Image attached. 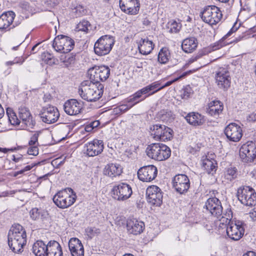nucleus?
<instances>
[{
  "label": "nucleus",
  "mask_w": 256,
  "mask_h": 256,
  "mask_svg": "<svg viewBox=\"0 0 256 256\" xmlns=\"http://www.w3.org/2000/svg\"><path fill=\"white\" fill-rule=\"evenodd\" d=\"M238 200L244 205L252 206L256 204V192L255 190L248 186L239 188L237 192Z\"/></svg>",
  "instance_id": "nucleus-6"
},
{
  "label": "nucleus",
  "mask_w": 256,
  "mask_h": 256,
  "mask_svg": "<svg viewBox=\"0 0 256 256\" xmlns=\"http://www.w3.org/2000/svg\"><path fill=\"white\" fill-rule=\"evenodd\" d=\"M26 242V234L24 228L19 224H14L8 234V244L15 253L22 252Z\"/></svg>",
  "instance_id": "nucleus-1"
},
{
  "label": "nucleus",
  "mask_w": 256,
  "mask_h": 256,
  "mask_svg": "<svg viewBox=\"0 0 256 256\" xmlns=\"http://www.w3.org/2000/svg\"><path fill=\"white\" fill-rule=\"evenodd\" d=\"M104 148L102 140L94 139L84 146V153L88 156H94L100 154Z\"/></svg>",
  "instance_id": "nucleus-18"
},
{
  "label": "nucleus",
  "mask_w": 256,
  "mask_h": 256,
  "mask_svg": "<svg viewBox=\"0 0 256 256\" xmlns=\"http://www.w3.org/2000/svg\"><path fill=\"white\" fill-rule=\"evenodd\" d=\"M236 30V28H234V26L232 28L230 31L224 36L220 40L214 44V46H213V50H216L224 46L230 44L234 42L236 43L241 40L244 38V36H239L232 40L226 41V39L230 36Z\"/></svg>",
  "instance_id": "nucleus-27"
},
{
  "label": "nucleus",
  "mask_w": 256,
  "mask_h": 256,
  "mask_svg": "<svg viewBox=\"0 0 256 256\" xmlns=\"http://www.w3.org/2000/svg\"><path fill=\"white\" fill-rule=\"evenodd\" d=\"M170 58V52L169 49L166 47L162 48L158 54V61L162 64H166Z\"/></svg>",
  "instance_id": "nucleus-38"
},
{
  "label": "nucleus",
  "mask_w": 256,
  "mask_h": 256,
  "mask_svg": "<svg viewBox=\"0 0 256 256\" xmlns=\"http://www.w3.org/2000/svg\"><path fill=\"white\" fill-rule=\"evenodd\" d=\"M18 114L20 120L21 127L23 129L32 128L36 122L29 110L24 106H21L18 108Z\"/></svg>",
  "instance_id": "nucleus-22"
},
{
  "label": "nucleus",
  "mask_w": 256,
  "mask_h": 256,
  "mask_svg": "<svg viewBox=\"0 0 256 256\" xmlns=\"http://www.w3.org/2000/svg\"><path fill=\"white\" fill-rule=\"evenodd\" d=\"M12 157V160L15 162H18L22 158V156L21 155H13Z\"/></svg>",
  "instance_id": "nucleus-59"
},
{
  "label": "nucleus",
  "mask_w": 256,
  "mask_h": 256,
  "mask_svg": "<svg viewBox=\"0 0 256 256\" xmlns=\"http://www.w3.org/2000/svg\"><path fill=\"white\" fill-rule=\"evenodd\" d=\"M238 175L237 169L235 167H230L228 168L224 172V178L228 181H232L234 180Z\"/></svg>",
  "instance_id": "nucleus-41"
},
{
  "label": "nucleus",
  "mask_w": 256,
  "mask_h": 256,
  "mask_svg": "<svg viewBox=\"0 0 256 256\" xmlns=\"http://www.w3.org/2000/svg\"><path fill=\"white\" fill-rule=\"evenodd\" d=\"M82 108V102L76 99L66 100L64 105V109L66 114L70 116L76 115L80 112Z\"/></svg>",
  "instance_id": "nucleus-24"
},
{
  "label": "nucleus",
  "mask_w": 256,
  "mask_h": 256,
  "mask_svg": "<svg viewBox=\"0 0 256 256\" xmlns=\"http://www.w3.org/2000/svg\"><path fill=\"white\" fill-rule=\"evenodd\" d=\"M76 194L71 188L58 191L53 197V202L60 208H66L72 206L76 200Z\"/></svg>",
  "instance_id": "nucleus-3"
},
{
  "label": "nucleus",
  "mask_w": 256,
  "mask_h": 256,
  "mask_svg": "<svg viewBox=\"0 0 256 256\" xmlns=\"http://www.w3.org/2000/svg\"><path fill=\"white\" fill-rule=\"evenodd\" d=\"M206 209L210 214L217 218H223L222 207L220 201L216 198H209L206 202Z\"/></svg>",
  "instance_id": "nucleus-19"
},
{
  "label": "nucleus",
  "mask_w": 256,
  "mask_h": 256,
  "mask_svg": "<svg viewBox=\"0 0 256 256\" xmlns=\"http://www.w3.org/2000/svg\"><path fill=\"white\" fill-rule=\"evenodd\" d=\"M120 6L125 13L134 15L139 11L140 3L138 0H120Z\"/></svg>",
  "instance_id": "nucleus-23"
},
{
  "label": "nucleus",
  "mask_w": 256,
  "mask_h": 256,
  "mask_svg": "<svg viewBox=\"0 0 256 256\" xmlns=\"http://www.w3.org/2000/svg\"><path fill=\"white\" fill-rule=\"evenodd\" d=\"M224 134L229 140L238 142L242 136V130L238 124L232 122L225 128Z\"/></svg>",
  "instance_id": "nucleus-20"
},
{
  "label": "nucleus",
  "mask_w": 256,
  "mask_h": 256,
  "mask_svg": "<svg viewBox=\"0 0 256 256\" xmlns=\"http://www.w3.org/2000/svg\"><path fill=\"white\" fill-rule=\"evenodd\" d=\"M122 104H120L119 106H117L114 109V112L117 114L124 112L130 108H129V106L127 103H124V100L122 101Z\"/></svg>",
  "instance_id": "nucleus-47"
},
{
  "label": "nucleus",
  "mask_w": 256,
  "mask_h": 256,
  "mask_svg": "<svg viewBox=\"0 0 256 256\" xmlns=\"http://www.w3.org/2000/svg\"><path fill=\"white\" fill-rule=\"evenodd\" d=\"M32 168V166H26L22 170L24 172L30 170Z\"/></svg>",
  "instance_id": "nucleus-64"
},
{
  "label": "nucleus",
  "mask_w": 256,
  "mask_h": 256,
  "mask_svg": "<svg viewBox=\"0 0 256 256\" xmlns=\"http://www.w3.org/2000/svg\"><path fill=\"white\" fill-rule=\"evenodd\" d=\"M75 12L78 16H81L84 14L86 13V9L82 6H78L74 8Z\"/></svg>",
  "instance_id": "nucleus-52"
},
{
  "label": "nucleus",
  "mask_w": 256,
  "mask_h": 256,
  "mask_svg": "<svg viewBox=\"0 0 256 256\" xmlns=\"http://www.w3.org/2000/svg\"><path fill=\"white\" fill-rule=\"evenodd\" d=\"M160 85L159 81L154 82L138 90L140 97L144 100L148 96L154 94L158 91V87Z\"/></svg>",
  "instance_id": "nucleus-29"
},
{
  "label": "nucleus",
  "mask_w": 256,
  "mask_h": 256,
  "mask_svg": "<svg viewBox=\"0 0 256 256\" xmlns=\"http://www.w3.org/2000/svg\"><path fill=\"white\" fill-rule=\"evenodd\" d=\"M244 223L240 220L230 222L226 226V234L228 238L234 240H240L244 232Z\"/></svg>",
  "instance_id": "nucleus-13"
},
{
  "label": "nucleus",
  "mask_w": 256,
  "mask_h": 256,
  "mask_svg": "<svg viewBox=\"0 0 256 256\" xmlns=\"http://www.w3.org/2000/svg\"><path fill=\"white\" fill-rule=\"evenodd\" d=\"M166 27L169 32L176 33L180 29L181 25L174 20H170L168 22Z\"/></svg>",
  "instance_id": "nucleus-43"
},
{
  "label": "nucleus",
  "mask_w": 256,
  "mask_h": 256,
  "mask_svg": "<svg viewBox=\"0 0 256 256\" xmlns=\"http://www.w3.org/2000/svg\"><path fill=\"white\" fill-rule=\"evenodd\" d=\"M151 135L156 140L166 141L172 138V130L163 124H154L150 128Z\"/></svg>",
  "instance_id": "nucleus-9"
},
{
  "label": "nucleus",
  "mask_w": 256,
  "mask_h": 256,
  "mask_svg": "<svg viewBox=\"0 0 256 256\" xmlns=\"http://www.w3.org/2000/svg\"><path fill=\"white\" fill-rule=\"evenodd\" d=\"M215 79L220 88L226 90L230 88L231 78L230 72L226 68H219L216 72Z\"/></svg>",
  "instance_id": "nucleus-15"
},
{
  "label": "nucleus",
  "mask_w": 256,
  "mask_h": 256,
  "mask_svg": "<svg viewBox=\"0 0 256 256\" xmlns=\"http://www.w3.org/2000/svg\"><path fill=\"white\" fill-rule=\"evenodd\" d=\"M148 202L152 205L160 206L162 202V194L161 190L156 186H149L146 191Z\"/></svg>",
  "instance_id": "nucleus-17"
},
{
  "label": "nucleus",
  "mask_w": 256,
  "mask_h": 256,
  "mask_svg": "<svg viewBox=\"0 0 256 256\" xmlns=\"http://www.w3.org/2000/svg\"><path fill=\"white\" fill-rule=\"evenodd\" d=\"M198 46L197 40L194 37H190L183 40L182 44V50L186 53H190L194 51Z\"/></svg>",
  "instance_id": "nucleus-34"
},
{
  "label": "nucleus",
  "mask_w": 256,
  "mask_h": 256,
  "mask_svg": "<svg viewBox=\"0 0 256 256\" xmlns=\"http://www.w3.org/2000/svg\"><path fill=\"white\" fill-rule=\"evenodd\" d=\"M68 248L72 256H84V248L80 240L76 238L70 239Z\"/></svg>",
  "instance_id": "nucleus-26"
},
{
  "label": "nucleus",
  "mask_w": 256,
  "mask_h": 256,
  "mask_svg": "<svg viewBox=\"0 0 256 256\" xmlns=\"http://www.w3.org/2000/svg\"><path fill=\"white\" fill-rule=\"evenodd\" d=\"M126 228L128 234L138 235L143 232L145 224L143 222L136 218H128L126 222Z\"/></svg>",
  "instance_id": "nucleus-25"
},
{
  "label": "nucleus",
  "mask_w": 256,
  "mask_h": 256,
  "mask_svg": "<svg viewBox=\"0 0 256 256\" xmlns=\"http://www.w3.org/2000/svg\"><path fill=\"white\" fill-rule=\"evenodd\" d=\"M142 24L144 25L148 26L150 24V22L147 18H146L144 20Z\"/></svg>",
  "instance_id": "nucleus-61"
},
{
  "label": "nucleus",
  "mask_w": 256,
  "mask_h": 256,
  "mask_svg": "<svg viewBox=\"0 0 256 256\" xmlns=\"http://www.w3.org/2000/svg\"><path fill=\"white\" fill-rule=\"evenodd\" d=\"M248 214L252 220L256 221V207L254 208Z\"/></svg>",
  "instance_id": "nucleus-54"
},
{
  "label": "nucleus",
  "mask_w": 256,
  "mask_h": 256,
  "mask_svg": "<svg viewBox=\"0 0 256 256\" xmlns=\"http://www.w3.org/2000/svg\"><path fill=\"white\" fill-rule=\"evenodd\" d=\"M185 118L188 122L194 126L202 125L205 122L203 116L194 112H190L188 114Z\"/></svg>",
  "instance_id": "nucleus-33"
},
{
  "label": "nucleus",
  "mask_w": 256,
  "mask_h": 256,
  "mask_svg": "<svg viewBox=\"0 0 256 256\" xmlns=\"http://www.w3.org/2000/svg\"><path fill=\"white\" fill-rule=\"evenodd\" d=\"M157 174V168L153 165H149L140 168L138 172V176L142 182H149L156 178Z\"/></svg>",
  "instance_id": "nucleus-21"
},
{
  "label": "nucleus",
  "mask_w": 256,
  "mask_h": 256,
  "mask_svg": "<svg viewBox=\"0 0 256 256\" xmlns=\"http://www.w3.org/2000/svg\"><path fill=\"white\" fill-rule=\"evenodd\" d=\"M40 134V132H36L30 137V139L28 142L30 146H37L38 143V138Z\"/></svg>",
  "instance_id": "nucleus-48"
},
{
  "label": "nucleus",
  "mask_w": 256,
  "mask_h": 256,
  "mask_svg": "<svg viewBox=\"0 0 256 256\" xmlns=\"http://www.w3.org/2000/svg\"><path fill=\"white\" fill-rule=\"evenodd\" d=\"M48 248V244H46L42 240H38L33 244L32 251L36 256H46Z\"/></svg>",
  "instance_id": "nucleus-36"
},
{
  "label": "nucleus",
  "mask_w": 256,
  "mask_h": 256,
  "mask_svg": "<svg viewBox=\"0 0 256 256\" xmlns=\"http://www.w3.org/2000/svg\"><path fill=\"white\" fill-rule=\"evenodd\" d=\"M112 192V198L118 201H124L128 200L132 194L131 186L125 182L115 184Z\"/></svg>",
  "instance_id": "nucleus-11"
},
{
  "label": "nucleus",
  "mask_w": 256,
  "mask_h": 256,
  "mask_svg": "<svg viewBox=\"0 0 256 256\" xmlns=\"http://www.w3.org/2000/svg\"><path fill=\"white\" fill-rule=\"evenodd\" d=\"M4 110L0 104V119L4 116Z\"/></svg>",
  "instance_id": "nucleus-62"
},
{
  "label": "nucleus",
  "mask_w": 256,
  "mask_h": 256,
  "mask_svg": "<svg viewBox=\"0 0 256 256\" xmlns=\"http://www.w3.org/2000/svg\"><path fill=\"white\" fill-rule=\"evenodd\" d=\"M144 100L142 98L138 92L124 100V103H127L130 108L134 105Z\"/></svg>",
  "instance_id": "nucleus-39"
},
{
  "label": "nucleus",
  "mask_w": 256,
  "mask_h": 256,
  "mask_svg": "<svg viewBox=\"0 0 256 256\" xmlns=\"http://www.w3.org/2000/svg\"><path fill=\"white\" fill-rule=\"evenodd\" d=\"M15 16L12 11L8 12L0 16V30H9L14 27L12 22Z\"/></svg>",
  "instance_id": "nucleus-28"
},
{
  "label": "nucleus",
  "mask_w": 256,
  "mask_h": 256,
  "mask_svg": "<svg viewBox=\"0 0 256 256\" xmlns=\"http://www.w3.org/2000/svg\"><path fill=\"white\" fill-rule=\"evenodd\" d=\"M217 163L214 158H208L207 157L203 160L202 166L206 172L210 174H213L216 170Z\"/></svg>",
  "instance_id": "nucleus-37"
},
{
  "label": "nucleus",
  "mask_w": 256,
  "mask_h": 256,
  "mask_svg": "<svg viewBox=\"0 0 256 256\" xmlns=\"http://www.w3.org/2000/svg\"><path fill=\"white\" fill-rule=\"evenodd\" d=\"M90 28L91 25L90 22L86 20H82L77 24L76 28L78 31L88 32Z\"/></svg>",
  "instance_id": "nucleus-44"
},
{
  "label": "nucleus",
  "mask_w": 256,
  "mask_h": 256,
  "mask_svg": "<svg viewBox=\"0 0 256 256\" xmlns=\"http://www.w3.org/2000/svg\"><path fill=\"white\" fill-rule=\"evenodd\" d=\"M100 124V122L98 120L93 121L86 126L85 130L87 132H90L94 128H97Z\"/></svg>",
  "instance_id": "nucleus-50"
},
{
  "label": "nucleus",
  "mask_w": 256,
  "mask_h": 256,
  "mask_svg": "<svg viewBox=\"0 0 256 256\" xmlns=\"http://www.w3.org/2000/svg\"><path fill=\"white\" fill-rule=\"evenodd\" d=\"M154 44L151 40L148 38L142 39L140 42L138 48L140 52L144 55H148L150 54L154 48Z\"/></svg>",
  "instance_id": "nucleus-35"
},
{
  "label": "nucleus",
  "mask_w": 256,
  "mask_h": 256,
  "mask_svg": "<svg viewBox=\"0 0 256 256\" xmlns=\"http://www.w3.org/2000/svg\"><path fill=\"white\" fill-rule=\"evenodd\" d=\"M192 94V88L188 86L182 90V98L183 99H188L190 98V96Z\"/></svg>",
  "instance_id": "nucleus-49"
},
{
  "label": "nucleus",
  "mask_w": 256,
  "mask_h": 256,
  "mask_svg": "<svg viewBox=\"0 0 256 256\" xmlns=\"http://www.w3.org/2000/svg\"><path fill=\"white\" fill-rule=\"evenodd\" d=\"M224 105L220 100H213L208 104V113L214 117L218 116L222 112Z\"/></svg>",
  "instance_id": "nucleus-31"
},
{
  "label": "nucleus",
  "mask_w": 256,
  "mask_h": 256,
  "mask_svg": "<svg viewBox=\"0 0 256 256\" xmlns=\"http://www.w3.org/2000/svg\"><path fill=\"white\" fill-rule=\"evenodd\" d=\"M24 172L23 170H22L20 171H18V172H15L14 174V176H17L18 174H22L23 173H24Z\"/></svg>",
  "instance_id": "nucleus-63"
},
{
  "label": "nucleus",
  "mask_w": 256,
  "mask_h": 256,
  "mask_svg": "<svg viewBox=\"0 0 256 256\" xmlns=\"http://www.w3.org/2000/svg\"><path fill=\"white\" fill-rule=\"evenodd\" d=\"M186 73H184V74H182V75H181L179 77H178L177 78H176L172 80H170V81H168V82H166L164 86H158V91L161 90H162V88H164L165 87L168 86H170L173 82L177 81L180 78L184 77V76H185L186 75Z\"/></svg>",
  "instance_id": "nucleus-51"
},
{
  "label": "nucleus",
  "mask_w": 256,
  "mask_h": 256,
  "mask_svg": "<svg viewBox=\"0 0 256 256\" xmlns=\"http://www.w3.org/2000/svg\"><path fill=\"white\" fill-rule=\"evenodd\" d=\"M100 232V231L99 228L94 227H88L86 229V234L90 238H92L96 235L99 234Z\"/></svg>",
  "instance_id": "nucleus-46"
},
{
  "label": "nucleus",
  "mask_w": 256,
  "mask_h": 256,
  "mask_svg": "<svg viewBox=\"0 0 256 256\" xmlns=\"http://www.w3.org/2000/svg\"><path fill=\"white\" fill-rule=\"evenodd\" d=\"M42 58L44 62L50 66L56 64L58 62V60L48 52H44Z\"/></svg>",
  "instance_id": "nucleus-42"
},
{
  "label": "nucleus",
  "mask_w": 256,
  "mask_h": 256,
  "mask_svg": "<svg viewBox=\"0 0 256 256\" xmlns=\"http://www.w3.org/2000/svg\"><path fill=\"white\" fill-rule=\"evenodd\" d=\"M201 56L200 54H196V56H192L189 60V62L192 63L196 60H197L198 58H200Z\"/></svg>",
  "instance_id": "nucleus-58"
},
{
  "label": "nucleus",
  "mask_w": 256,
  "mask_h": 256,
  "mask_svg": "<svg viewBox=\"0 0 256 256\" xmlns=\"http://www.w3.org/2000/svg\"><path fill=\"white\" fill-rule=\"evenodd\" d=\"M172 187L180 194L186 193L190 187L188 178L184 174L176 175L172 179Z\"/></svg>",
  "instance_id": "nucleus-16"
},
{
  "label": "nucleus",
  "mask_w": 256,
  "mask_h": 256,
  "mask_svg": "<svg viewBox=\"0 0 256 256\" xmlns=\"http://www.w3.org/2000/svg\"><path fill=\"white\" fill-rule=\"evenodd\" d=\"M122 172V167L118 164H108L105 166L104 170V174L112 178L120 176Z\"/></svg>",
  "instance_id": "nucleus-30"
},
{
  "label": "nucleus",
  "mask_w": 256,
  "mask_h": 256,
  "mask_svg": "<svg viewBox=\"0 0 256 256\" xmlns=\"http://www.w3.org/2000/svg\"><path fill=\"white\" fill-rule=\"evenodd\" d=\"M43 210H42L36 208H33L30 212V218L33 220H37L40 218V215L42 216H43Z\"/></svg>",
  "instance_id": "nucleus-45"
},
{
  "label": "nucleus",
  "mask_w": 256,
  "mask_h": 256,
  "mask_svg": "<svg viewBox=\"0 0 256 256\" xmlns=\"http://www.w3.org/2000/svg\"><path fill=\"white\" fill-rule=\"evenodd\" d=\"M240 157L244 163H250L256 158V143L248 141L243 144L240 150Z\"/></svg>",
  "instance_id": "nucleus-10"
},
{
  "label": "nucleus",
  "mask_w": 256,
  "mask_h": 256,
  "mask_svg": "<svg viewBox=\"0 0 256 256\" xmlns=\"http://www.w3.org/2000/svg\"><path fill=\"white\" fill-rule=\"evenodd\" d=\"M248 120L250 122H254L256 120V114H251L247 118Z\"/></svg>",
  "instance_id": "nucleus-57"
},
{
  "label": "nucleus",
  "mask_w": 256,
  "mask_h": 256,
  "mask_svg": "<svg viewBox=\"0 0 256 256\" xmlns=\"http://www.w3.org/2000/svg\"><path fill=\"white\" fill-rule=\"evenodd\" d=\"M136 64V67L138 68H142L144 67H145L147 66L148 62L144 60V61L140 62H137Z\"/></svg>",
  "instance_id": "nucleus-56"
},
{
  "label": "nucleus",
  "mask_w": 256,
  "mask_h": 256,
  "mask_svg": "<svg viewBox=\"0 0 256 256\" xmlns=\"http://www.w3.org/2000/svg\"><path fill=\"white\" fill-rule=\"evenodd\" d=\"M243 256H256V253L252 251H249L244 254Z\"/></svg>",
  "instance_id": "nucleus-60"
},
{
  "label": "nucleus",
  "mask_w": 256,
  "mask_h": 256,
  "mask_svg": "<svg viewBox=\"0 0 256 256\" xmlns=\"http://www.w3.org/2000/svg\"><path fill=\"white\" fill-rule=\"evenodd\" d=\"M104 86H98L91 80L82 82L78 90L80 96L88 102H96L100 99L103 94Z\"/></svg>",
  "instance_id": "nucleus-2"
},
{
  "label": "nucleus",
  "mask_w": 256,
  "mask_h": 256,
  "mask_svg": "<svg viewBox=\"0 0 256 256\" xmlns=\"http://www.w3.org/2000/svg\"><path fill=\"white\" fill-rule=\"evenodd\" d=\"M74 44V42L70 38L64 35H59L54 39L52 47L56 52L65 54L72 50Z\"/></svg>",
  "instance_id": "nucleus-8"
},
{
  "label": "nucleus",
  "mask_w": 256,
  "mask_h": 256,
  "mask_svg": "<svg viewBox=\"0 0 256 256\" xmlns=\"http://www.w3.org/2000/svg\"><path fill=\"white\" fill-rule=\"evenodd\" d=\"M114 42V38L112 36L110 35L102 36L94 44L95 54L100 56L108 54L111 51Z\"/></svg>",
  "instance_id": "nucleus-5"
},
{
  "label": "nucleus",
  "mask_w": 256,
  "mask_h": 256,
  "mask_svg": "<svg viewBox=\"0 0 256 256\" xmlns=\"http://www.w3.org/2000/svg\"><path fill=\"white\" fill-rule=\"evenodd\" d=\"M46 256H62V251L60 244L56 240L48 242V248Z\"/></svg>",
  "instance_id": "nucleus-32"
},
{
  "label": "nucleus",
  "mask_w": 256,
  "mask_h": 256,
  "mask_svg": "<svg viewBox=\"0 0 256 256\" xmlns=\"http://www.w3.org/2000/svg\"><path fill=\"white\" fill-rule=\"evenodd\" d=\"M146 152L148 156L158 161L167 160L171 154V150L166 144L160 143H154L149 145Z\"/></svg>",
  "instance_id": "nucleus-4"
},
{
  "label": "nucleus",
  "mask_w": 256,
  "mask_h": 256,
  "mask_svg": "<svg viewBox=\"0 0 256 256\" xmlns=\"http://www.w3.org/2000/svg\"><path fill=\"white\" fill-rule=\"evenodd\" d=\"M6 112L8 120L12 125H20V120L18 118L16 113L12 108H6Z\"/></svg>",
  "instance_id": "nucleus-40"
},
{
  "label": "nucleus",
  "mask_w": 256,
  "mask_h": 256,
  "mask_svg": "<svg viewBox=\"0 0 256 256\" xmlns=\"http://www.w3.org/2000/svg\"><path fill=\"white\" fill-rule=\"evenodd\" d=\"M40 116L44 122L51 124L58 121L60 117V113L56 107L48 106L42 108Z\"/></svg>",
  "instance_id": "nucleus-14"
},
{
  "label": "nucleus",
  "mask_w": 256,
  "mask_h": 256,
  "mask_svg": "<svg viewBox=\"0 0 256 256\" xmlns=\"http://www.w3.org/2000/svg\"><path fill=\"white\" fill-rule=\"evenodd\" d=\"M90 80L99 84L100 82H104L109 77L110 68L106 66H95L88 71Z\"/></svg>",
  "instance_id": "nucleus-12"
},
{
  "label": "nucleus",
  "mask_w": 256,
  "mask_h": 256,
  "mask_svg": "<svg viewBox=\"0 0 256 256\" xmlns=\"http://www.w3.org/2000/svg\"><path fill=\"white\" fill-rule=\"evenodd\" d=\"M200 16L204 22L213 25L220 21L222 15L218 8L214 6H208L204 8Z\"/></svg>",
  "instance_id": "nucleus-7"
},
{
  "label": "nucleus",
  "mask_w": 256,
  "mask_h": 256,
  "mask_svg": "<svg viewBox=\"0 0 256 256\" xmlns=\"http://www.w3.org/2000/svg\"><path fill=\"white\" fill-rule=\"evenodd\" d=\"M24 61V58H23L22 56L18 57V58H16L14 59V63L16 64H22Z\"/></svg>",
  "instance_id": "nucleus-55"
},
{
  "label": "nucleus",
  "mask_w": 256,
  "mask_h": 256,
  "mask_svg": "<svg viewBox=\"0 0 256 256\" xmlns=\"http://www.w3.org/2000/svg\"><path fill=\"white\" fill-rule=\"evenodd\" d=\"M28 154L30 155L36 156L38 154V149L36 146H30L28 150Z\"/></svg>",
  "instance_id": "nucleus-53"
}]
</instances>
